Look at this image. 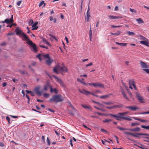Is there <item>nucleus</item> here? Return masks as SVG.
<instances>
[{"label": "nucleus", "instance_id": "nucleus-1", "mask_svg": "<svg viewBox=\"0 0 149 149\" xmlns=\"http://www.w3.org/2000/svg\"><path fill=\"white\" fill-rule=\"evenodd\" d=\"M49 101L57 103L63 101V99L62 97V96L61 95H54L52 96V98L50 99Z\"/></svg>", "mask_w": 149, "mask_h": 149}, {"label": "nucleus", "instance_id": "nucleus-2", "mask_svg": "<svg viewBox=\"0 0 149 149\" xmlns=\"http://www.w3.org/2000/svg\"><path fill=\"white\" fill-rule=\"evenodd\" d=\"M47 87L46 86L44 85V89L42 90L41 91H39V90L40 88V86H38L34 88V91L39 96L41 95L42 92L44 91H46L47 90Z\"/></svg>", "mask_w": 149, "mask_h": 149}, {"label": "nucleus", "instance_id": "nucleus-3", "mask_svg": "<svg viewBox=\"0 0 149 149\" xmlns=\"http://www.w3.org/2000/svg\"><path fill=\"white\" fill-rule=\"evenodd\" d=\"M109 115L116 118H119L128 121H131L132 120L131 117L130 116L126 117L124 116H120L118 114H113L111 113L109 114Z\"/></svg>", "mask_w": 149, "mask_h": 149}, {"label": "nucleus", "instance_id": "nucleus-4", "mask_svg": "<svg viewBox=\"0 0 149 149\" xmlns=\"http://www.w3.org/2000/svg\"><path fill=\"white\" fill-rule=\"evenodd\" d=\"M117 127L118 129H119L120 131L128 130L132 132H139L140 131V128L138 127L132 129H127L125 128H123L120 127L119 126H117Z\"/></svg>", "mask_w": 149, "mask_h": 149}, {"label": "nucleus", "instance_id": "nucleus-5", "mask_svg": "<svg viewBox=\"0 0 149 149\" xmlns=\"http://www.w3.org/2000/svg\"><path fill=\"white\" fill-rule=\"evenodd\" d=\"M26 43L30 45L32 48V50L34 52H36L37 50L36 49V45L33 44V42L31 40H29L26 42Z\"/></svg>", "mask_w": 149, "mask_h": 149}, {"label": "nucleus", "instance_id": "nucleus-6", "mask_svg": "<svg viewBox=\"0 0 149 149\" xmlns=\"http://www.w3.org/2000/svg\"><path fill=\"white\" fill-rule=\"evenodd\" d=\"M14 22V20L13 19V15H11V17L10 18H7L5 19V20L2 21V22L3 23H6L7 24H11L13 23Z\"/></svg>", "mask_w": 149, "mask_h": 149}, {"label": "nucleus", "instance_id": "nucleus-7", "mask_svg": "<svg viewBox=\"0 0 149 149\" xmlns=\"http://www.w3.org/2000/svg\"><path fill=\"white\" fill-rule=\"evenodd\" d=\"M138 133H136V134H135L133 133H132L131 132H124V134L126 135H127V134H129V135H131L132 136H133L134 137L139 138L140 137L139 136V135L137 134H138Z\"/></svg>", "mask_w": 149, "mask_h": 149}, {"label": "nucleus", "instance_id": "nucleus-8", "mask_svg": "<svg viewBox=\"0 0 149 149\" xmlns=\"http://www.w3.org/2000/svg\"><path fill=\"white\" fill-rule=\"evenodd\" d=\"M53 76L56 79H57L56 81L60 84V85L63 87L64 86V85L62 81L60 79L58 78L56 76L53 75Z\"/></svg>", "mask_w": 149, "mask_h": 149}, {"label": "nucleus", "instance_id": "nucleus-9", "mask_svg": "<svg viewBox=\"0 0 149 149\" xmlns=\"http://www.w3.org/2000/svg\"><path fill=\"white\" fill-rule=\"evenodd\" d=\"M126 108L129 109L130 110L132 111H134L139 109L138 107L134 106H127L126 107Z\"/></svg>", "mask_w": 149, "mask_h": 149}, {"label": "nucleus", "instance_id": "nucleus-10", "mask_svg": "<svg viewBox=\"0 0 149 149\" xmlns=\"http://www.w3.org/2000/svg\"><path fill=\"white\" fill-rule=\"evenodd\" d=\"M22 36H23V38L22 39V40H26L27 41H29V40H30L28 37L24 33H22Z\"/></svg>", "mask_w": 149, "mask_h": 149}, {"label": "nucleus", "instance_id": "nucleus-11", "mask_svg": "<svg viewBox=\"0 0 149 149\" xmlns=\"http://www.w3.org/2000/svg\"><path fill=\"white\" fill-rule=\"evenodd\" d=\"M38 24V22H35V23H34V24H32V30H36L38 28V26H36Z\"/></svg>", "mask_w": 149, "mask_h": 149}, {"label": "nucleus", "instance_id": "nucleus-12", "mask_svg": "<svg viewBox=\"0 0 149 149\" xmlns=\"http://www.w3.org/2000/svg\"><path fill=\"white\" fill-rule=\"evenodd\" d=\"M92 86H93L94 87H95L97 86L100 87H102L103 86L102 84H101L100 83H99L97 82L95 83H93L92 84Z\"/></svg>", "mask_w": 149, "mask_h": 149}, {"label": "nucleus", "instance_id": "nucleus-13", "mask_svg": "<svg viewBox=\"0 0 149 149\" xmlns=\"http://www.w3.org/2000/svg\"><path fill=\"white\" fill-rule=\"evenodd\" d=\"M120 91L122 94L123 95L124 97H125L127 100H128L129 99L128 97L127 96L125 92L124 91L123 89L121 87Z\"/></svg>", "mask_w": 149, "mask_h": 149}, {"label": "nucleus", "instance_id": "nucleus-14", "mask_svg": "<svg viewBox=\"0 0 149 149\" xmlns=\"http://www.w3.org/2000/svg\"><path fill=\"white\" fill-rule=\"evenodd\" d=\"M78 90L80 93L83 94H84L87 95H88V93H90V92L86 91V90L84 89H83V91H81L79 89Z\"/></svg>", "mask_w": 149, "mask_h": 149}, {"label": "nucleus", "instance_id": "nucleus-15", "mask_svg": "<svg viewBox=\"0 0 149 149\" xmlns=\"http://www.w3.org/2000/svg\"><path fill=\"white\" fill-rule=\"evenodd\" d=\"M15 32L16 34L18 35H22V33H23L22 31L19 29L18 27H17L15 29Z\"/></svg>", "mask_w": 149, "mask_h": 149}, {"label": "nucleus", "instance_id": "nucleus-16", "mask_svg": "<svg viewBox=\"0 0 149 149\" xmlns=\"http://www.w3.org/2000/svg\"><path fill=\"white\" fill-rule=\"evenodd\" d=\"M140 64L141 67L142 68H147L148 65H147L145 63L142 61H140Z\"/></svg>", "mask_w": 149, "mask_h": 149}, {"label": "nucleus", "instance_id": "nucleus-17", "mask_svg": "<svg viewBox=\"0 0 149 149\" xmlns=\"http://www.w3.org/2000/svg\"><path fill=\"white\" fill-rule=\"evenodd\" d=\"M136 96L138 100L141 102H143L142 101L143 100V97L138 93H136Z\"/></svg>", "mask_w": 149, "mask_h": 149}, {"label": "nucleus", "instance_id": "nucleus-18", "mask_svg": "<svg viewBox=\"0 0 149 149\" xmlns=\"http://www.w3.org/2000/svg\"><path fill=\"white\" fill-rule=\"evenodd\" d=\"M140 43L145 45H148V44L149 43L148 39H147V40H145L144 41H140Z\"/></svg>", "mask_w": 149, "mask_h": 149}, {"label": "nucleus", "instance_id": "nucleus-19", "mask_svg": "<svg viewBox=\"0 0 149 149\" xmlns=\"http://www.w3.org/2000/svg\"><path fill=\"white\" fill-rule=\"evenodd\" d=\"M52 61L53 60L51 58H49L45 62L48 65H50L52 62Z\"/></svg>", "mask_w": 149, "mask_h": 149}, {"label": "nucleus", "instance_id": "nucleus-20", "mask_svg": "<svg viewBox=\"0 0 149 149\" xmlns=\"http://www.w3.org/2000/svg\"><path fill=\"white\" fill-rule=\"evenodd\" d=\"M116 44L117 45H120L121 46H124L125 47L127 45V43H119L117 42H115Z\"/></svg>", "mask_w": 149, "mask_h": 149}, {"label": "nucleus", "instance_id": "nucleus-21", "mask_svg": "<svg viewBox=\"0 0 149 149\" xmlns=\"http://www.w3.org/2000/svg\"><path fill=\"white\" fill-rule=\"evenodd\" d=\"M138 37L139 38V39L140 40H143V41L145 40H147V38H146L145 37L142 36L141 35H139L138 36Z\"/></svg>", "mask_w": 149, "mask_h": 149}, {"label": "nucleus", "instance_id": "nucleus-22", "mask_svg": "<svg viewBox=\"0 0 149 149\" xmlns=\"http://www.w3.org/2000/svg\"><path fill=\"white\" fill-rule=\"evenodd\" d=\"M121 33V32L120 31H118L117 33H111V34L112 35H115L118 36Z\"/></svg>", "mask_w": 149, "mask_h": 149}, {"label": "nucleus", "instance_id": "nucleus-23", "mask_svg": "<svg viewBox=\"0 0 149 149\" xmlns=\"http://www.w3.org/2000/svg\"><path fill=\"white\" fill-rule=\"evenodd\" d=\"M81 106H82V107H83L85 109H91V107H90L87 106L84 104H81Z\"/></svg>", "mask_w": 149, "mask_h": 149}, {"label": "nucleus", "instance_id": "nucleus-24", "mask_svg": "<svg viewBox=\"0 0 149 149\" xmlns=\"http://www.w3.org/2000/svg\"><path fill=\"white\" fill-rule=\"evenodd\" d=\"M136 21L139 24H141L143 23V21L141 18H139L136 19Z\"/></svg>", "mask_w": 149, "mask_h": 149}, {"label": "nucleus", "instance_id": "nucleus-25", "mask_svg": "<svg viewBox=\"0 0 149 149\" xmlns=\"http://www.w3.org/2000/svg\"><path fill=\"white\" fill-rule=\"evenodd\" d=\"M127 33L128 36H133L135 35V33L130 31H127Z\"/></svg>", "mask_w": 149, "mask_h": 149}, {"label": "nucleus", "instance_id": "nucleus-26", "mask_svg": "<svg viewBox=\"0 0 149 149\" xmlns=\"http://www.w3.org/2000/svg\"><path fill=\"white\" fill-rule=\"evenodd\" d=\"M90 16V13L87 12V13H86V20H87V21H89Z\"/></svg>", "mask_w": 149, "mask_h": 149}, {"label": "nucleus", "instance_id": "nucleus-27", "mask_svg": "<svg viewBox=\"0 0 149 149\" xmlns=\"http://www.w3.org/2000/svg\"><path fill=\"white\" fill-rule=\"evenodd\" d=\"M42 41L43 42L45 43V44L48 45H49V42L46 40L44 38H42Z\"/></svg>", "mask_w": 149, "mask_h": 149}, {"label": "nucleus", "instance_id": "nucleus-28", "mask_svg": "<svg viewBox=\"0 0 149 149\" xmlns=\"http://www.w3.org/2000/svg\"><path fill=\"white\" fill-rule=\"evenodd\" d=\"M69 104V106L74 111H75L76 110V109L74 107V106L71 103L69 102H68Z\"/></svg>", "mask_w": 149, "mask_h": 149}, {"label": "nucleus", "instance_id": "nucleus-29", "mask_svg": "<svg viewBox=\"0 0 149 149\" xmlns=\"http://www.w3.org/2000/svg\"><path fill=\"white\" fill-rule=\"evenodd\" d=\"M128 113V112H123V113H118V114L120 116H124L123 115L127 114Z\"/></svg>", "mask_w": 149, "mask_h": 149}, {"label": "nucleus", "instance_id": "nucleus-30", "mask_svg": "<svg viewBox=\"0 0 149 149\" xmlns=\"http://www.w3.org/2000/svg\"><path fill=\"white\" fill-rule=\"evenodd\" d=\"M43 4H44L43 6H45V3H44V1H41L40 3H39V7H40Z\"/></svg>", "mask_w": 149, "mask_h": 149}, {"label": "nucleus", "instance_id": "nucleus-31", "mask_svg": "<svg viewBox=\"0 0 149 149\" xmlns=\"http://www.w3.org/2000/svg\"><path fill=\"white\" fill-rule=\"evenodd\" d=\"M61 70L63 71L67 72V68L65 66L62 67L61 68Z\"/></svg>", "mask_w": 149, "mask_h": 149}, {"label": "nucleus", "instance_id": "nucleus-32", "mask_svg": "<svg viewBox=\"0 0 149 149\" xmlns=\"http://www.w3.org/2000/svg\"><path fill=\"white\" fill-rule=\"evenodd\" d=\"M111 121L112 120L111 119H105L103 120V122L104 123H108Z\"/></svg>", "mask_w": 149, "mask_h": 149}, {"label": "nucleus", "instance_id": "nucleus-33", "mask_svg": "<svg viewBox=\"0 0 149 149\" xmlns=\"http://www.w3.org/2000/svg\"><path fill=\"white\" fill-rule=\"evenodd\" d=\"M43 57L45 59L49 58H50L49 55L48 54H47L43 55Z\"/></svg>", "mask_w": 149, "mask_h": 149}, {"label": "nucleus", "instance_id": "nucleus-34", "mask_svg": "<svg viewBox=\"0 0 149 149\" xmlns=\"http://www.w3.org/2000/svg\"><path fill=\"white\" fill-rule=\"evenodd\" d=\"M92 34V31L91 29V27H90V30L89 31V38H90V40H91Z\"/></svg>", "mask_w": 149, "mask_h": 149}, {"label": "nucleus", "instance_id": "nucleus-35", "mask_svg": "<svg viewBox=\"0 0 149 149\" xmlns=\"http://www.w3.org/2000/svg\"><path fill=\"white\" fill-rule=\"evenodd\" d=\"M53 71L56 74H58V72L57 70V68L56 67H55L53 68Z\"/></svg>", "mask_w": 149, "mask_h": 149}, {"label": "nucleus", "instance_id": "nucleus-36", "mask_svg": "<svg viewBox=\"0 0 149 149\" xmlns=\"http://www.w3.org/2000/svg\"><path fill=\"white\" fill-rule=\"evenodd\" d=\"M116 16H115L109 15V17L111 19H116Z\"/></svg>", "mask_w": 149, "mask_h": 149}, {"label": "nucleus", "instance_id": "nucleus-37", "mask_svg": "<svg viewBox=\"0 0 149 149\" xmlns=\"http://www.w3.org/2000/svg\"><path fill=\"white\" fill-rule=\"evenodd\" d=\"M137 134H139V135L149 136V134H147V133H141Z\"/></svg>", "mask_w": 149, "mask_h": 149}, {"label": "nucleus", "instance_id": "nucleus-38", "mask_svg": "<svg viewBox=\"0 0 149 149\" xmlns=\"http://www.w3.org/2000/svg\"><path fill=\"white\" fill-rule=\"evenodd\" d=\"M139 124L138 123H131V126H135L139 125Z\"/></svg>", "mask_w": 149, "mask_h": 149}, {"label": "nucleus", "instance_id": "nucleus-39", "mask_svg": "<svg viewBox=\"0 0 149 149\" xmlns=\"http://www.w3.org/2000/svg\"><path fill=\"white\" fill-rule=\"evenodd\" d=\"M132 81L129 80V88H130L132 89L133 88L131 86V84H132Z\"/></svg>", "mask_w": 149, "mask_h": 149}, {"label": "nucleus", "instance_id": "nucleus-40", "mask_svg": "<svg viewBox=\"0 0 149 149\" xmlns=\"http://www.w3.org/2000/svg\"><path fill=\"white\" fill-rule=\"evenodd\" d=\"M33 23V20L31 19H30L28 23L29 25H31Z\"/></svg>", "mask_w": 149, "mask_h": 149}, {"label": "nucleus", "instance_id": "nucleus-41", "mask_svg": "<svg viewBox=\"0 0 149 149\" xmlns=\"http://www.w3.org/2000/svg\"><path fill=\"white\" fill-rule=\"evenodd\" d=\"M49 36L50 37H51L52 39H55L56 40H57L56 38L54 36L51 34H49Z\"/></svg>", "mask_w": 149, "mask_h": 149}, {"label": "nucleus", "instance_id": "nucleus-42", "mask_svg": "<svg viewBox=\"0 0 149 149\" xmlns=\"http://www.w3.org/2000/svg\"><path fill=\"white\" fill-rule=\"evenodd\" d=\"M109 96L108 95H104L101 96L100 97L101 99L104 98L108 97Z\"/></svg>", "mask_w": 149, "mask_h": 149}, {"label": "nucleus", "instance_id": "nucleus-43", "mask_svg": "<svg viewBox=\"0 0 149 149\" xmlns=\"http://www.w3.org/2000/svg\"><path fill=\"white\" fill-rule=\"evenodd\" d=\"M121 105H114L113 106V109L115 108H119L122 107Z\"/></svg>", "mask_w": 149, "mask_h": 149}, {"label": "nucleus", "instance_id": "nucleus-44", "mask_svg": "<svg viewBox=\"0 0 149 149\" xmlns=\"http://www.w3.org/2000/svg\"><path fill=\"white\" fill-rule=\"evenodd\" d=\"M134 146H137L139 148H141L142 147V146H143V145H142L141 144H140V146L136 144H134Z\"/></svg>", "mask_w": 149, "mask_h": 149}, {"label": "nucleus", "instance_id": "nucleus-45", "mask_svg": "<svg viewBox=\"0 0 149 149\" xmlns=\"http://www.w3.org/2000/svg\"><path fill=\"white\" fill-rule=\"evenodd\" d=\"M103 103L106 105H111L112 104L111 102H103Z\"/></svg>", "mask_w": 149, "mask_h": 149}, {"label": "nucleus", "instance_id": "nucleus-46", "mask_svg": "<svg viewBox=\"0 0 149 149\" xmlns=\"http://www.w3.org/2000/svg\"><path fill=\"white\" fill-rule=\"evenodd\" d=\"M141 127L142 128H144L146 130L148 129V126H145V125H141Z\"/></svg>", "mask_w": 149, "mask_h": 149}, {"label": "nucleus", "instance_id": "nucleus-47", "mask_svg": "<svg viewBox=\"0 0 149 149\" xmlns=\"http://www.w3.org/2000/svg\"><path fill=\"white\" fill-rule=\"evenodd\" d=\"M41 54H39L38 55H36V56L40 60H41L42 59L40 58Z\"/></svg>", "mask_w": 149, "mask_h": 149}, {"label": "nucleus", "instance_id": "nucleus-48", "mask_svg": "<svg viewBox=\"0 0 149 149\" xmlns=\"http://www.w3.org/2000/svg\"><path fill=\"white\" fill-rule=\"evenodd\" d=\"M49 96V94L47 93H45L43 94V96L45 97H47Z\"/></svg>", "mask_w": 149, "mask_h": 149}, {"label": "nucleus", "instance_id": "nucleus-49", "mask_svg": "<svg viewBox=\"0 0 149 149\" xmlns=\"http://www.w3.org/2000/svg\"><path fill=\"white\" fill-rule=\"evenodd\" d=\"M143 70L145 71L147 73L149 74V69H143Z\"/></svg>", "mask_w": 149, "mask_h": 149}, {"label": "nucleus", "instance_id": "nucleus-50", "mask_svg": "<svg viewBox=\"0 0 149 149\" xmlns=\"http://www.w3.org/2000/svg\"><path fill=\"white\" fill-rule=\"evenodd\" d=\"M47 144L48 145H49L50 144V141L48 137H47Z\"/></svg>", "mask_w": 149, "mask_h": 149}, {"label": "nucleus", "instance_id": "nucleus-51", "mask_svg": "<svg viewBox=\"0 0 149 149\" xmlns=\"http://www.w3.org/2000/svg\"><path fill=\"white\" fill-rule=\"evenodd\" d=\"M132 85L135 88V89H136L135 85L134 84V81H132Z\"/></svg>", "mask_w": 149, "mask_h": 149}, {"label": "nucleus", "instance_id": "nucleus-52", "mask_svg": "<svg viewBox=\"0 0 149 149\" xmlns=\"http://www.w3.org/2000/svg\"><path fill=\"white\" fill-rule=\"evenodd\" d=\"M6 119L8 120V123L9 124L10 122V118L9 117L7 116L6 117Z\"/></svg>", "mask_w": 149, "mask_h": 149}, {"label": "nucleus", "instance_id": "nucleus-53", "mask_svg": "<svg viewBox=\"0 0 149 149\" xmlns=\"http://www.w3.org/2000/svg\"><path fill=\"white\" fill-rule=\"evenodd\" d=\"M45 86H46L47 87H49V88H50V86H51L50 85H49V83L48 82H47L46 84L45 85Z\"/></svg>", "mask_w": 149, "mask_h": 149}, {"label": "nucleus", "instance_id": "nucleus-54", "mask_svg": "<svg viewBox=\"0 0 149 149\" xmlns=\"http://www.w3.org/2000/svg\"><path fill=\"white\" fill-rule=\"evenodd\" d=\"M93 65V63L92 62H91L88 64H86V66L87 67L89 66H90L92 65Z\"/></svg>", "mask_w": 149, "mask_h": 149}, {"label": "nucleus", "instance_id": "nucleus-55", "mask_svg": "<svg viewBox=\"0 0 149 149\" xmlns=\"http://www.w3.org/2000/svg\"><path fill=\"white\" fill-rule=\"evenodd\" d=\"M142 137L143 138H146V139H148V140H144V141H146V142H149V137H144V136H142Z\"/></svg>", "mask_w": 149, "mask_h": 149}, {"label": "nucleus", "instance_id": "nucleus-56", "mask_svg": "<svg viewBox=\"0 0 149 149\" xmlns=\"http://www.w3.org/2000/svg\"><path fill=\"white\" fill-rule=\"evenodd\" d=\"M40 47H43V48H46V49H48V47H47L45 46L44 45H40Z\"/></svg>", "mask_w": 149, "mask_h": 149}, {"label": "nucleus", "instance_id": "nucleus-57", "mask_svg": "<svg viewBox=\"0 0 149 149\" xmlns=\"http://www.w3.org/2000/svg\"><path fill=\"white\" fill-rule=\"evenodd\" d=\"M130 11L132 13L136 12V11L133 9H132L130 8Z\"/></svg>", "mask_w": 149, "mask_h": 149}, {"label": "nucleus", "instance_id": "nucleus-58", "mask_svg": "<svg viewBox=\"0 0 149 149\" xmlns=\"http://www.w3.org/2000/svg\"><path fill=\"white\" fill-rule=\"evenodd\" d=\"M22 2V1H18L17 3V4L18 6H20V5L21 3Z\"/></svg>", "mask_w": 149, "mask_h": 149}, {"label": "nucleus", "instance_id": "nucleus-59", "mask_svg": "<svg viewBox=\"0 0 149 149\" xmlns=\"http://www.w3.org/2000/svg\"><path fill=\"white\" fill-rule=\"evenodd\" d=\"M47 110L51 112H53V113L54 112V110H53L50 108H48Z\"/></svg>", "mask_w": 149, "mask_h": 149}, {"label": "nucleus", "instance_id": "nucleus-60", "mask_svg": "<svg viewBox=\"0 0 149 149\" xmlns=\"http://www.w3.org/2000/svg\"><path fill=\"white\" fill-rule=\"evenodd\" d=\"M129 140H131V141H134V142H136V141L135 140H133L132 139H131V138H127Z\"/></svg>", "mask_w": 149, "mask_h": 149}, {"label": "nucleus", "instance_id": "nucleus-61", "mask_svg": "<svg viewBox=\"0 0 149 149\" xmlns=\"http://www.w3.org/2000/svg\"><path fill=\"white\" fill-rule=\"evenodd\" d=\"M53 92H54L55 94L57 93L58 91L55 88L53 89Z\"/></svg>", "mask_w": 149, "mask_h": 149}, {"label": "nucleus", "instance_id": "nucleus-62", "mask_svg": "<svg viewBox=\"0 0 149 149\" xmlns=\"http://www.w3.org/2000/svg\"><path fill=\"white\" fill-rule=\"evenodd\" d=\"M139 121H141V122H147V121L146 120H142V119H140Z\"/></svg>", "mask_w": 149, "mask_h": 149}, {"label": "nucleus", "instance_id": "nucleus-63", "mask_svg": "<svg viewBox=\"0 0 149 149\" xmlns=\"http://www.w3.org/2000/svg\"><path fill=\"white\" fill-rule=\"evenodd\" d=\"M133 118L135 120H138L139 121L140 119L139 118L135 117H133Z\"/></svg>", "mask_w": 149, "mask_h": 149}, {"label": "nucleus", "instance_id": "nucleus-64", "mask_svg": "<svg viewBox=\"0 0 149 149\" xmlns=\"http://www.w3.org/2000/svg\"><path fill=\"white\" fill-rule=\"evenodd\" d=\"M0 146L3 147L5 146L4 144L0 142Z\"/></svg>", "mask_w": 149, "mask_h": 149}]
</instances>
